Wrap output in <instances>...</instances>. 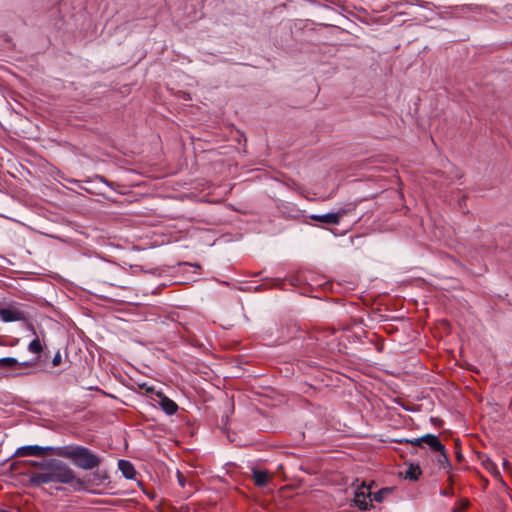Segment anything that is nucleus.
<instances>
[{
  "label": "nucleus",
  "mask_w": 512,
  "mask_h": 512,
  "mask_svg": "<svg viewBox=\"0 0 512 512\" xmlns=\"http://www.w3.org/2000/svg\"><path fill=\"white\" fill-rule=\"evenodd\" d=\"M43 472H35L30 475L29 482L32 486H40L47 483L71 484L76 483L84 487V480L77 478L75 472L64 462L57 459L44 460Z\"/></svg>",
  "instance_id": "f257e3e1"
},
{
  "label": "nucleus",
  "mask_w": 512,
  "mask_h": 512,
  "mask_svg": "<svg viewBox=\"0 0 512 512\" xmlns=\"http://www.w3.org/2000/svg\"><path fill=\"white\" fill-rule=\"evenodd\" d=\"M57 452L58 457L71 460L76 467L83 470H93L102 464V458L85 446H61Z\"/></svg>",
  "instance_id": "f03ea898"
},
{
  "label": "nucleus",
  "mask_w": 512,
  "mask_h": 512,
  "mask_svg": "<svg viewBox=\"0 0 512 512\" xmlns=\"http://www.w3.org/2000/svg\"><path fill=\"white\" fill-rule=\"evenodd\" d=\"M58 447H41L37 445L30 446H22L18 448L15 452V456L17 457H25V456H38L44 457L49 455H58Z\"/></svg>",
  "instance_id": "7ed1b4c3"
},
{
  "label": "nucleus",
  "mask_w": 512,
  "mask_h": 512,
  "mask_svg": "<svg viewBox=\"0 0 512 512\" xmlns=\"http://www.w3.org/2000/svg\"><path fill=\"white\" fill-rule=\"evenodd\" d=\"M346 214L345 209H340L337 212H331L323 215L312 214L309 215L308 218L320 222L325 225H338L340 223L341 218Z\"/></svg>",
  "instance_id": "20e7f679"
},
{
  "label": "nucleus",
  "mask_w": 512,
  "mask_h": 512,
  "mask_svg": "<svg viewBox=\"0 0 512 512\" xmlns=\"http://www.w3.org/2000/svg\"><path fill=\"white\" fill-rule=\"evenodd\" d=\"M466 263L460 262L467 272L473 276H480L486 271V266L483 263V258H464Z\"/></svg>",
  "instance_id": "39448f33"
},
{
  "label": "nucleus",
  "mask_w": 512,
  "mask_h": 512,
  "mask_svg": "<svg viewBox=\"0 0 512 512\" xmlns=\"http://www.w3.org/2000/svg\"><path fill=\"white\" fill-rule=\"evenodd\" d=\"M37 365V360L26 362H19L16 358L6 357L0 359V368L15 369V368H30Z\"/></svg>",
  "instance_id": "423d86ee"
},
{
  "label": "nucleus",
  "mask_w": 512,
  "mask_h": 512,
  "mask_svg": "<svg viewBox=\"0 0 512 512\" xmlns=\"http://www.w3.org/2000/svg\"><path fill=\"white\" fill-rule=\"evenodd\" d=\"M109 476L106 471H95L91 475L85 477L84 487L82 489H87L88 486H99L103 484L106 480H108Z\"/></svg>",
  "instance_id": "0eeeda50"
},
{
  "label": "nucleus",
  "mask_w": 512,
  "mask_h": 512,
  "mask_svg": "<svg viewBox=\"0 0 512 512\" xmlns=\"http://www.w3.org/2000/svg\"><path fill=\"white\" fill-rule=\"evenodd\" d=\"M0 318L4 322L25 320L24 312L16 308H0Z\"/></svg>",
  "instance_id": "6e6552de"
},
{
  "label": "nucleus",
  "mask_w": 512,
  "mask_h": 512,
  "mask_svg": "<svg viewBox=\"0 0 512 512\" xmlns=\"http://www.w3.org/2000/svg\"><path fill=\"white\" fill-rule=\"evenodd\" d=\"M157 397H159L160 401H159V405L160 407L162 408V410L168 414V415H173L177 412L178 410V405L176 404V402H174L173 400H171L170 398H168L164 393L162 392H157L156 393Z\"/></svg>",
  "instance_id": "1a4fd4ad"
},
{
  "label": "nucleus",
  "mask_w": 512,
  "mask_h": 512,
  "mask_svg": "<svg viewBox=\"0 0 512 512\" xmlns=\"http://www.w3.org/2000/svg\"><path fill=\"white\" fill-rule=\"evenodd\" d=\"M481 462L485 470L490 473L496 480L503 482L500 471L497 465L487 456H480Z\"/></svg>",
  "instance_id": "9d476101"
},
{
  "label": "nucleus",
  "mask_w": 512,
  "mask_h": 512,
  "mask_svg": "<svg viewBox=\"0 0 512 512\" xmlns=\"http://www.w3.org/2000/svg\"><path fill=\"white\" fill-rule=\"evenodd\" d=\"M252 476L254 484L257 487H264L270 479V473L268 471L258 470L256 468L252 469Z\"/></svg>",
  "instance_id": "9b49d317"
},
{
  "label": "nucleus",
  "mask_w": 512,
  "mask_h": 512,
  "mask_svg": "<svg viewBox=\"0 0 512 512\" xmlns=\"http://www.w3.org/2000/svg\"><path fill=\"white\" fill-rule=\"evenodd\" d=\"M424 444L428 445L433 452L443 451L444 445L441 443L439 438L433 434H426L422 436Z\"/></svg>",
  "instance_id": "f8f14e48"
},
{
  "label": "nucleus",
  "mask_w": 512,
  "mask_h": 512,
  "mask_svg": "<svg viewBox=\"0 0 512 512\" xmlns=\"http://www.w3.org/2000/svg\"><path fill=\"white\" fill-rule=\"evenodd\" d=\"M118 468L127 479H134L137 474L133 464L128 460H119Z\"/></svg>",
  "instance_id": "ddd939ff"
},
{
  "label": "nucleus",
  "mask_w": 512,
  "mask_h": 512,
  "mask_svg": "<svg viewBox=\"0 0 512 512\" xmlns=\"http://www.w3.org/2000/svg\"><path fill=\"white\" fill-rule=\"evenodd\" d=\"M178 271L181 273L192 272L194 274H200L201 266L197 263L179 262L177 265Z\"/></svg>",
  "instance_id": "4468645a"
},
{
  "label": "nucleus",
  "mask_w": 512,
  "mask_h": 512,
  "mask_svg": "<svg viewBox=\"0 0 512 512\" xmlns=\"http://www.w3.org/2000/svg\"><path fill=\"white\" fill-rule=\"evenodd\" d=\"M422 471L419 465L410 464L408 469L405 471L404 477L405 479H409L411 481H417L421 476Z\"/></svg>",
  "instance_id": "2eb2a0df"
},
{
  "label": "nucleus",
  "mask_w": 512,
  "mask_h": 512,
  "mask_svg": "<svg viewBox=\"0 0 512 512\" xmlns=\"http://www.w3.org/2000/svg\"><path fill=\"white\" fill-rule=\"evenodd\" d=\"M28 350L36 355V357L33 360H37L38 363L41 357V353L43 351V346L38 337H36L29 343Z\"/></svg>",
  "instance_id": "dca6fc26"
},
{
  "label": "nucleus",
  "mask_w": 512,
  "mask_h": 512,
  "mask_svg": "<svg viewBox=\"0 0 512 512\" xmlns=\"http://www.w3.org/2000/svg\"><path fill=\"white\" fill-rule=\"evenodd\" d=\"M440 453L438 462L439 464L444 468H451V463L448 457V454L446 453V449L444 448L443 451H438Z\"/></svg>",
  "instance_id": "f3484780"
},
{
  "label": "nucleus",
  "mask_w": 512,
  "mask_h": 512,
  "mask_svg": "<svg viewBox=\"0 0 512 512\" xmlns=\"http://www.w3.org/2000/svg\"><path fill=\"white\" fill-rule=\"evenodd\" d=\"M469 505L470 502L468 499H461L458 503H456L452 512H463L469 507Z\"/></svg>",
  "instance_id": "a211bd4d"
},
{
  "label": "nucleus",
  "mask_w": 512,
  "mask_h": 512,
  "mask_svg": "<svg viewBox=\"0 0 512 512\" xmlns=\"http://www.w3.org/2000/svg\"><path fill=\"white\" fill-rule=\"evenodd\" d=\"M398 442L411 444L412 446H415V447H423V444H424V440H422V437L415 438V439H402V440H399Z\"/></svg>",
  "instance_id": "6ab92c4d"
},
{
  "label": "nucleus",
  "mask_w": 512,
  "mask_h": 512,
  "mask_svg": "<svg viewBox=\"0 0 512 512\" xmlns=\"http://www.w3.org/2000/svg\"><path fill=\"white\" fill-rule=\"evenodd\" d=\"M355 501H356L357 506L360 509L366 510L368 508L367 502L365 501V498H364V493L357 494Z\"/></svg>",
  "instance_id": "aec40b11"
},
{
  "label": "nucleus",
  "mask_w": 512,
  "mask_h": 512,
  "mask_svg": "<svg viewBox=\"0 0 512 512\" xmlns=\"http://www.w3.org/2000/svg\"><path fill=\"white\" fill-rule=\"evenodd\" d=\"M388 493V489H382L376 493L373 494V499L376 502H382L384 499V494Z\"/></svg>",
  "instance_id": "412c9836"
},
{
  "label": "nucleus",
  "mask_w": 512,
  "mask_h": 512,
  "mask_svg": "<svg viewBox=\"0 0 512 512\" xmlns=\"http://www.w3.org/2000/svg\"><path fill=\"white\" fill-rule=\"evenodd\" d=\"M62 358L59 352L55 354V356L52 359L53 366H59L61 364Z\"/></svg>",
  "instance_id": "4be33fe9"
},
{
  "label": "nucleus",
  "mask_w": 512,
  "mask_h": 512,
  "mask_svg": "<svg viewBox=\"0 0 512 512\" xmlns=\"http://www.w3.org/2000/svg\"><path fill=\"white\" fill-rule=\"evenodd\" d=\"M441 494L444 496H452L454 494L453 486L452 485L448 486L447 488L442 490Z\"/></svg>",
  "instance_id": "5701e85b"
},
{
  "label": "nucleus",
  "mask_w": 512,
  "mask_h": 512,
  "mask_svg": "<svg viewBox=\"0 0 512 512\" xmlns=\"http://www.w3.org/2000/svg\"><path fill=\"white\" fill-rule=\"evenodd\" d=\"M129 267H130V269L132 270L133 273H138L140 271H143L142 266L137 265V264H129Z\"/></svg>",
  "instance_id": "b1692460"
},
{
  "label": "nucleus",
  "mask_w": 512,
  "mask_h": 512,
  "mask_svg": "<svg viewBox=\"0 0 512 512\" xmlns=\"http://www.w3.org/2000/svg\"><path fill=\"white\" fill-rule=\"evenodd\" d=\"M177 478H178V482L180 484V486L184 487L185 485V477L184 475L181 473V472H177Z\"/></svg>",
  "instance_id": "393cba45"
},
{
  "label": "nucleus",
  "mask_w": 512,
  "mask_h": 512,
  "mask_svg": "<svg viewBox=\"0 0 512 512\" xmlns=\"http://www.w3.org/2000/svg\"><path fill=\"white\" fill-rule=\"evenodd\" d=\"M44 463V461H41V462H38V461H31L30 464L33 466V467H36V468H39L41 471L40 472H43V466L42 464Z\"/></svg>",
  "instance_id": "a878e982"
},
{
  "label": "nucleus",
  "mask_w": 512,
  "mask_h": 512,
  "mask_svg": "<svg viewBox=\"0 0 512 512\" xmlns=\"http://www.w3.org/2000/svg\"><path fill=\"white\" fill-rule=\"evenodd\" d=\"M321 334H323V337H333L334 334H335V330L334 329H329L327 331L321 332Z\"/></svg>",
  "instance_id": "bb28decb"
},
{
  "label": "nucleus",
  "mask_w": 512,
  "mask_h": 512,
  "mask_svg": "<svg viewBox=\"0 0 512 512\" xmlns=\"http://www.w3.org/2000/svg\"><path fill=\"white\" fill-rule=\"evenodd\" d=\"M95 179L101 181V182H104L105 184L109 185V182L107 181V179L104 177V176H101V175H95L94 176Z\"/></svg>",
  "instance_id": "cd10ccee"
},
{
  "label": "nucleus",
  "mask_w": 512,
  "mask_h": 512,
  "mask_svg": "<svg viewBox=\"0 0 512 512\" xmlns=\"http://www.w3.org/2000/svg\"><path fill=\"white\" fill-rule=\"evenodd\" d=\"M26 327H27V329H29L30 331H32V333H33L34 335H36L35 327H34V325H33L31 322H27V323H26Z\"/></svg>",
  "instance_id": "c85d7f7f"
},
{
  "label": "nucleus",
  "mask_w": 512,
  "mask_h": 512,
  "mask_svg": "<svg viewBox=\"0 0 512 512\" xmlns=\"http://www.w3.org/2000/svg\"><path fill=\"white\" fill-rule=\"evenodd\" d=\"M456 459L457 461H461L463 459L462 453L460 451H456Z\"/></svg>",
  "instance_id": "c756f323"
},
{
  "label": "nucleus",
  "mask_w": 512,
  "mask_h": 512,
  "mask_svg": "<svg viewBox=\"0 0 512 512\" xmlns=\"http://www.w3.org/2000/svg\"><path fill=\"white\" fill-rule=\"evenodd\" d=\"M433 421H434L435 425H440L442 423V421L439 419H433Z\"/></svg>",
  "instance_id": "7c9ffc66"
},
{
  "label": "nucleus",
  "mask_w": 512,
  "mask_h": 512,
  "mask_svg": "<svg viewBox=\"0 0 512 512\" xmlns=\"http://www.w3.org/2000/svg\"><path fill=\"white\" fill-rule=\"evenodd\" d=\"M146 391L152 393L154 391V388L153 387H147Z\"/></svg>",
  "instance_id": "2f4dec72"
},
{
  "label": "nucleus",
  "mask_w": 512,
  "mask_h": 512,
  "mask_svg": "<svg viewBox=\"0 0 512 512\" xmlns=\"http://www.w3.org/2000/svg\"><path fill=\"white\" fill-rule=\"evenodd\" d=\"M503 465H504V467H507V466H509L510 464H509V462H508L507 460H504Z\"/></svg>",
  "instance_id": "473e14b6"
},
{
  "label": "nucleus",
  "mask_w": 512,
  "mask_h": 512,
  "mask_svg": "<svg viewBox=\"0 0 512 512\" xmlns=\"http://www.w3.org/2000/svg\"><path fill=\"white\" fill-rule=\"evenodd\" d=\"M0 345H4V343H2V342L0 341Z\"/></svg>",
  "instance_id": "72a5a7b5"
}]
</instances>
